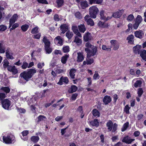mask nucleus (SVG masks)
Here are the masks:
<instances>
[{"mask_svg":"<svg viewBox=\"0 0 146 146\" xmlns=\"http://www.w3.org/2000/svg\"><path fill=\"white\" fill-rule=\"evenodd\" d=\"M29 133V131L28 130H25L23 131L22 133L21 134L23 136H26Z\"/></svg>","mask_w":146,"mask_h":146,"instance_id":"338daca9","label":"nucleus"},{"mask_svg":"<svg viewBox=\"0 0 146 146\" xmlns=\"http://www.w3.org/2000/svg\"><path fill=\"white\" fill-rule=\"evenodd\" d=\"M85 46L86 48H85L84 50L88 55L90 56L96 54L97 52L96 47L92 45L89 42H87L86 43Z\"/></svg>","mask_w":146,"mask_h":146,"instance_id":"f257e3e1","label":"nucleus"},{"mask_svg":"<svg viewBox=\"0 0 146 146\" xmlns=\"http://www.w3.org/2000/svg\"><path fill=\"white\" fill-rule=\"evenodd\" d=\"M84 55L82 52L77 53V61L78 62H81L84 59Z\"/></svg>","mask_w":146,"mask_h":146,"instance_id":"f3484780","label":"nucleus"},{"mask_svg":"<svg viewBox=\"0 0 146 146\" xmlns=\"http://www.w3.org/2000/svg\"><path fill=\"white\" fill-rule=\"evenodd\" d=\"M113 125L112 122L111 121H109L106 124V126L108 127V129L109 131H111L112 129V127Z\"/></svg>","mask_w":146,"mask_h":146,"instance_id":"393cba45","label":"nucleus"},{"mask_svg":"<svg viewBox=\"0 0 146 146\" xmlns=\"http://www.w3.org/2000/svg\"><path fill=\"white\" fill-rule=\"evenodd\" d=\"M60 30L62 33L63 34L68 29V26L66 24L62 25L60 27Z\"/></svg>","mask_w":146,"mask_h":146,"instance_id":"5701e85b","label":"nucleus"},{"mask_svg":"<svg viewBox=\"0 0 146 146\" xmlns=\"http://www.w3.org/2000/svg\"><path fill=\"white\" fill-rule=\"evenodd\" d=\"M41 36V34L40 33H38V34L34 35L33 36V38L36 39H39Z\"/></svg>","mask_w":146,"mask_h":146,"instance_id":"69168bd1","label":"nucleus"},{"mask_svg":"<svg viewBox=\"0 0 146 146\" xmlns=\"http://www.w3.org/2000/svg\"><path fill=\"white\" fill-rule=\"evenodd\" d=\"M28 64L26 62H23V65L21 67L23 69H25L27 67L28 68Z\"/></svg>","mask_w":146,"mask_h":146,"instance_id":"bf43d9fd","label":"nucleus"},{"mask_svg":"<svg viewBox=\"0 0 146 146\" xmlns=\"http://www.w3.org/2000/svg\"><path fill=\"white\" fill-rule=\"evenodd\" d=\"M36 72V70L35 69H29L27 71H25L21 73L20 74V76L21 78H23L26 81H28Z\"/></svg>","mask_w":146,"mask_h":146,"instance_id":"f03ea898","label":"nucleus"},{"mask_svg":"<svg viewBox=\"0 0 146 146\" xmlns=\"http://www.w3.org/2000/svg\"><path fill=\"white\" fill-rule=\"evenodd\" d=\"M111 46H113V49L114 50H117L119 47V44L116 40H112L110 41Z\"/></svg>","mask_w":146,"mask_h":146,"instance_id":"1a4fd4ad","label":"nucleus"},{"mask_svg":"<svg viewBox=\"0 0 146 146\" xmlns=\"http://www.w3.org/2000/svg\"><path fill=\"white\" fill-rule=\"evenodd\" d=\"M72 29L74 33L78 31V27L76 26L72 25Z\"/></svg>","mask_w":146,"mask_h":146,"instance_id":"5fc2aeb1","label":"nucleus"},{"mask_svg":"<svg viewBox=\"0 0 146 146\" xmlns=\"http://www.w3.org/2000/svg\"><path fill=\"white\" fill-rule=\"evenodd\" d=\"M134 36L131 35H129L127 38L128 43L130 44H133L134 42Z\"/></svg>","mask_w":146,"mask_h":146,"instance_id":"aec40b11","label":"nucleus"},{"mask_svg":"<svg viewBox=\"0 0 146 146\" xmlns=\"http://www.w3.org/2000/svg\"><path fill=\"white\" fill-rule=\"evenodd\" d=\"M7 27L3 25L0 26V31H4L7 29Z\"/></svg>","mask_w":146,"mask_h":146,"instance_id":"0e129e2a","label":"nucleus"},{"mask_svg":"<svg viewBox=\"0 0 146 146\" xmlns=\"http://www.w3.org/2000/svg\"><path fill=\"white\" fill-rule=\"evenodd\" d=\"M141 84V82L140 80H138L136 82L134 86L135 87H140Z\"/></svg>","mask_w":146,"mask_h":146,"instance_id":"8fccbe9b","label":"nucleus"},{"mask_svg":"<svg viewBox=\"0 0 146 146\" xmlns=\"http://www.w3.org/2000/svg\"><path fill=\"white\" fill-rule=\"evenodd\" d=\"M54 20L56 21H58L60 20H61L62 19V18L60 17V16H59L57 14H55L54 17Z\"/></svg>","mask_w":146,"mask_h":146,"instance_id":"49530a36","label":"nucleus"},{"mask_svg":"<svg viewBox=\"0 0 146 146\" xmlns=\"http://www.w3.org/2000/svg\"><path fill=\"white\" fill-rule=\"evenodd\" d=\"M69 56V55L68 54H66L64 56H63L61 58V62L63 64H65L66 62V61Z\"/></svg>","mask_w":146,"mask_h":146,"instance_id":"bb28decb","label":"nucleus"},{"mask_svg":"<svg viewBox=\"0 0 146 146\" xmlns=\"http://www.w3.org/2000/svg\"><path fill=\"white\" fill-rule=\"evenodd\" d=\"M134 18V17L133 15L130 14L129 15L127 18V20L129 21H132Z\"/></svg>","mask_w":146,"mask_h":146,"instance_id":"6e6d98bb","label":"nucleus"},{"mask_svg":"<svg viewBox=\"0 0 146 146\" xmlns=\"http://www.w3.org/2000/svg\"><path fill=\"white\" fill-rule=\"evenodd\" d=\"M63 82L65 84H67L68 83V80L67 77H61L60 78L59 81L57 83V84L62 85L63 84Z\"/></svg>","mask_w":146,"mask_h":146,"instance_id":"9b49d317","label":"nucleus"},{"mask_svg":"<svg viewBox=\"0 0 146 146\" xmlns=\"http://www.w3.org/2000/svg\"><path fill=\"white\" fill-rule=\"evenodd\" d=\"M1 103L3 107L5 110H9L11 105V102L8 99L2 100Z\"/></svg>","mask_w":146,"mask_h":146,"instance_id":"39448f33","label":"nucleus"},{"mask_svg":"<svg viewBox=\"0 0 146 146\" xmlns=\"http://www.w3.org/2000/svg\"><path fill=\"white\" fill-rule=\"evenodd\" d=\"M39 31V29L37 27H36L33 28L31 31V33L33 34H35L38 33Z\"/></svg>","mask_w":146,"mask_h":146,"instance_id":"473e14b6","label":"nucleus"},{"mask_svg":"<svg viewBox=\"0 0 146 146\" xmlns=\"http://www.w3.org/2000/svg\"><path fill=\"white\" fill-rule=\"evenodd\" d=\"M81 5L82 8L84 9L88 7V5L87 2L86 1H84L81 2Z\"/></svg>","mask_w":146,"mask_h":146,"instance_id":"c9c22d12","label":"nucleus"},{"mask_svg":"<svg viewBox=\"0 0 146 146\" xmlns=\"http://www.w3.org/2000/svg\"><path fill=\"white\" fill-rule=\"evenodd\" d=\"M13 53L11 50L10 49H8L6 50V55L7 58L8 59H13L14 57L13 56Z\"/></svg>","mask_w":146,"mask_h":146,"instance_id":"4468645a","label":"nucleus"},{"mask_svg":"<svg viewBox=\"0 0 146 146\" xmlns=\"http://www.w3.org/2000/svg\"><path fill=\"white\" fill-rule=\"evenodd\" d=\"M135 140L134 139H131L128 136L125 137L123 139L122 141L128 144H131L132 142Z\"/></svg>","mask_w":146,"mask_h":146,"instance_id":"a211bd4d","label":"nucleus"},{"mask_svg":"<svg viewBox=\"0 0 146 146\" xmlns=\"http://www.w3.org/2000/svg\"><path fill=\"white\" fill-rule=\"evenodd\" d=\"M130 109V108L129 106L127 105L124 108V111L126 113H128L129 112V110Z\"/></svg>","mask_w":146,"mask_h":146,"instance_id":"052dcab7","label":"nucleus"},{"mask_svg":"<svg viewBox=\"0 0 146 146\" xmlns=\"http://www.w3.org/2000/svg\"><path fill=\"white\" fill-rule=\"evenodd\" d=\"M143 90L142 88H139V89L137 93L138 94V96L139 97H140L143 93Z\"/></svg>","mask_w":146,"mask_h":146,"instance_id":"13d9d810","label":"nucleus"},{"mask_svg":"<svg viewBox=\"0 0 146 146\" xmlns=\"http://www.w3.org/2000/svg\"><path fill=\"white\" fill-rule=\"evenodd\" d=\"M77 89V87L76 86L73 85L71 86L68 92L69 93H72L76 91Z\"/></svg>","mask_w":146,"mask_h":146,"instance_id":"c756f323","label":"nucleus"},{"mask_svg":"<svg viewBox=\"0 0 146 146\" xmlns=\"http://www.w3.org/2000/svg\"><path fill=\"white\" fill-rule=\"evenodd\" d=\"M45 49L46 52L48 54H50L52 50L50 47V46H45Z\"/></svg>","mask_w":146,"mask_h":146,"instance_id":"e433bc0d","label":"nucleus"},{"mask_svg":"<svg viewBox=\"0 0 146 146\" xmlns=\"http://www.w3.org/2000/svg\"><path fill=\"white\" fill-rule=\"evenodd\" d=\"M142 46L139 45H137L133 48V51L134 53L135 54H140L141 51L142 50H141Z\"/></svg>","mask_w":146,"mask_h":146,"instance_id":"6e6552de","label":"nucleus"},{"mask_svg":"<svg viewBox=\"0 0 146 146\" xmlns=\"http://www.w3.org/2000/svg\"><path fill=\"white\" fill-rule=\"evenodd\" d=\"M140 55L143 60L146 61V50H142L140 52Z\"/></svg>","mask_w":146,"mask_h":146,"instance_id":"a878e982","label":"nucleus"},{"mask_svg":"<svg viewBox=\"0 0 146 146\" xmlns=\"http://www.w3.org/2000/svg\"><path fill=\"white\" fill-rule=\"evenodd\" d=\"M31 140L33 142L36 143L39 140V138L38 136H33L31 137Z\"/></svg>","mask_w":146,"mask_h":146,"instance_id":"a19ab883","label":"nucleus"},{"mask_svg":"<svg viewBox=\"0 0 146 146\" xmlns=\"http://www.w3.org/2000/svg\"><path fill=\"white\" fill-rule=\"evenodd\" d=\"M54 41L55 44L58 45H62L63 44V40L61 38L60 36H58L56 37L55 38Z\"/></svg>","mask_w":146,"mask_h":146,"instance_id":"2eb2a0df","label":"nucleus"},{"mask_svg":"<svg viewBox=\"0 0 146 146\" xmlns=\"http://www.w3.org/2000/svg\"><path fill=\"white\" fill-rule=\"evenodd\" d=\"M29 27V26L27 24H25L23 25L21 27L22 30L24 32L26 31Z\"/></svg>","mask_w":146,"mask_h":146,"instance_id":"f704fd0d","label":"nucleus"},{"mask_svg":"<svg viewBox=\"0 0 146 146\" xmlns=\"http://www.w3.org/2000/svg\"><path fill=\"white\" fill-rule=\"evenodd\" d=\"M78 29L80 32L84 33L86 30V28L84 24H81L78 26Z\"/></svg>","mask_w":146,"mask_h":146,"instance_id":"cd10ccee","label":"nucleus"},{"mask_svg":"<svg viewBox=\"0 0 146 146\" xmlns=\"http://www.w3.org/2000/svg\"><path fill=\"white\" fill-rule=\"evenodd\" d=\"M123 12V10H118L116 12L113 13L112 15V16L115 18H119L121 16Z\"/></svg>","mask_w":146,"mask_h":146,"instance_id":"f8f14e48","label":"nucleus"},{"mask_svg":"<svg viewBox=\"0 0 146 146\" xmlns=\"http://www.w3.org/2000/svg\"><path fill=\"white\" fill-rule=\"evenodd\" d=\"M117 125L116 123H114L113 125V127L112 131L113 132H114L115 131L117 130Z\"/></svg>","mask_w":146,"mask_h":146,"instance_id":"e2e57ef3","label":"nucleus"},{"mask_svg":"<svg viewBox=\"0 0 146 146\" xmlns=\"http://www.w3.org/2000/svg\"><path fill=\"white\" fill-rule=\"evenodd\" d=\"M100 78V76L98 74L97 71H95L94 74L93 76V79L94 80H96V79H98Z\"/></svg>","mask_w":146,"mask_h":146,"instance_id":"09e8293b","label":"nucleus"},{"mask_svg":"<svg viewBox=\"0 0 146 146\" xmlns=\"http://www.w3.org/2000/svg\"><path fill=\"white\" fill-rule=\"evenodd\" d=\"M3 142L7 144L12 143L15 141L14 137L12 135L3 136Z\"/></svg>","mask_w":146,"mask_h":146,"instance_id":"7ed1b4c3","label":"nucleus"},{"mask_svg":"<svg viewBox=\"0 0 146 146\" xmlns=\"http://www.w3.org/2000/svg\"><path fill=\"white\" fill-rule=\"evenodd\" d=\"M6 95L5 94L3 93H0V99L1 100H3L6 97Z\"/></svg>","mask_w":146,"mask_h":146,"instance_id":"680f3d73","label":"nucleus"},{"mask_svg":"<svg viewBox=\"0 0 146 146\" xmlns=\"http://www.w3.org/2000/svg\"><path fill=\"white\" fill-rule=\"evenodd\" d=\"M74 42H75L77 45L78 46L80 45L82 43V39L79 38L77 36H76L75 37V39Z\"/></svg>","mask_w":146,"mask_h":146,"instance_id":"b1692460","label":"nucleus"},{"mask_svg":"<svg viewBox=\"0 0 146 146\" xmlns=\"http://www.w3.org/2000/svg\"><path fill=\"white\" fill-rule=\"evenodd\" d=\"M111 100L110 96H104L103 99V102L106 105L108 104L111 101Z\"/></svg>","mask_w":146,"mask_h":146,"instance_id":"6ab92c4d","label":"nucleus"},{"mask_svg":"<svg viewBox=\"0 0 146 146\" xmlns=\"http://www.w3.org/2000/svg\"><path fill=\"white\" fill-rule=\"evenodd\" d=\"M85 21L86 22L87 24L91 26H93L94 25V22L90 18L88 15H86L84 17Z\"/></svg>","mask_w":146,"mask_h":146,"instance_id":"9d476101","label":"nucleus"},{"mask_svg":"<svg viewBox=\"0 0 146 146\" xmlns=\"http://www.w3.org/2000/svg\"><path fill=\"white\" fill-rule=\"evenodd\" d=\"M76 72V70L74 68H72L70 70L69 74L71 78L73 79L75 78V73Z\"/></svg>","mask_w":146,"mask_h":146,"instance_id":"412c9836","label":"nucleus"},{"mask_svg":"<svg viewBox=\"0 0 146 146\" xmlns=\"http://www.w3.org/2000/svg\"><path fill=\"white\" fill-rule=\"evenodd\" d=\"M7 70L11 72L12 74L15 75L18 72L17 69L15 66H9L7 68Z\"/></svg>","mask_w":146,"mask_h":146,"instance_id":"423d86ee","label":"nucleus"},{"mask_svg":"<svg viewBox=\"0 0 146 146\" xmlns=\"http://www.w3.org/2000/svg\"><path fill=\"white\" fill-rule=\"evenodd\" d=\"M100 15L101 19L105 21H107L112 18L111 16L109 17L108 16L107 14L105 13L103 11H101L100 12Z\"/></svg>","mask_w":146,"mask_h":146,"instance_id":"0eeeda50","label":"nucleus"},{"mask_svg":"<svg viewBox=\"0 0 146 146\" xmlns=\"http://www.w3.org/2000/svg\"><path fill=\"white\" fill-rule=\"evenodd\" d=\"M135 34L136 37L140 38H141L143 37L144 34L142 31H136L135 33Z\"/></svg>","mask_w":146,"mask_h":146,"instance_id":"4be33fe9","label":"nucleus"},{"mask_svg":"<svg viewBox=\"0 0 146 146\" xmlns=\"http://www.w3.org/2000/svg\"><path fill=\"white\" fill-rule=\"evenodd\" d=\"M73 35V33L72 32L68 31L66 34V36L69 39L72 38Z\"/></svg>","mask_w":146,"mask_h":146,"instance_id":"7c9ffc66","label":"nucleus"},{"mask_svg":"<svg viewBox=\"0 0 146 146\" xmlns=\"http://www.w3.org/2000/svg\"><path fill=\"white\" fill-rule=\"evenodd\" d=\"M142 20V19L140 15H138L136 18V22H137L140 24Z\"/></svg>","mask_w":146,"mask_h":146,"instance_id":"3c124183","label":"nucleus"},{"mask_svg":"<svg viewBox=\"0 0 146 146\" xmlns=\"http://www.w3.org/2000/svg\"><path fill=\"white\" fill-rule=\"evenodd\" d=\"M92 113L93 115L95 117H98L100 115V114L98 111L96 109L93 110L92 111Z\"/></svg>","mask_w":146,"mask_h":146,"instance_id":"72a5a7b5","label":"nucleus"},{"mask_svg":"<svg viewBox=\"0 0 146 146\" xmlns=\"http://www.w3.org/2000/svg\"><path fill=\"white\" fill-rule=\"evenodd\" d=\"M78 96V94L76 93L74 94H72L71 97V99L72 100H74L76 99Z\"/></svg>","mask_w":146,"mask_h":146,"instance_id":"774afa93","label":"nucleus"},{"mask_svg":"<svg viewBox=\"0 0 146 146\" xmlns=\"http://www.w3.org/2000/svg\"><path fill=\"white\" fill-rule=\"evenodd\" d=\"M75 16L77 19H81L82 17V15L79 12H77L75 13Z\"/></svg>","mask_w":146,"mask_h":146,"instance_id":"37998d69","label":"nucleus"},{"mask_svg":"<svg viewBox=\"0 0 146 146\" xmlns=\"http://www.w3.org/2000/svg\"><path fill=\"white\" fill-rule=\"evenodd\" d=\"M18 16L16 14H14L10 19L9 20V26L10 28L12 25L15 23L17 19Z\"/></svg>","mask_w":146,"mask_h":146,"instance_id":"ddd939ff","label":"nucleus"},{"mask_svg":"<svg viewBox=\"0 0 146 146\" xmlns=\"http://www.w3.org/2000/svg\"><path fill=\"white\" fill-rule=\"evenodd\" d=\"M2 63H3V66L4 68H8V66H9V62L7 59H5L4 60Z\"/></svg>","mask_w":146,"mask_h":146,"instance_id":"ea45409f","label":"nucleus"},{"mask_svg":"<svg viewBox=\"0 0 146 146\" xmlns=\"http://www.w3.org/2000/svg\"><path fill=\"white\" fill-rule=\"evenodd\" d=\"M90 14V17L93 18H95L98 11V8L96 6H93L89 9Z\"/></svg>","mask_w":146,"mask_h":146,"instance_id":"20e7f679","label":"nucleus"},{"mask_svg":"<svg viewBox=\"0 0 146 146\" xmlns=\"http://www.w3.org/2000/svg\"><path fill=\"white\" fill-rule=\"evenodd\" d=\"M90 124L93 126H98L99 125V122L98 121L97 119H95L93 121L90 122Z\"/></svg>","mask_w":146,"mask_h":146,"instance_id":"4c0bfd02","label":"nucleus"},{"mask_svg":"<svg viewBox=\"0 0 146 146\" xmlns=\"http://www.w3.org/2000/svg\"><path fill=\"white\" fill-rule=\"evenodd\" d=\"M44 66V62H39L37 65V67L38 68L41 69Z\"/></svg>","mask_w":146,"mask_h":146,"instance_id":"603ef678","label":"nucleus"},{"mask_svg":"<svg viewBox=\"0 0 146 146\" xmlns=\"http://www.w3.org/2000/svg\"><path fill=\"white\" fill-rule=\"evenodd\" d=\"M111 48V46H106L105 45H103L102 46V49L103 50L108 51H110Z\"/></svg>","mask_w":146,"mask_h":146,"instance_id":"2f4dec72","label":"nucleus"},{"mask_svg":"<svg viewBox=\"0 0 146 146\" xmlns=\"http://www.w3.org/2000/svg\"><path fill=\"white\" fill-rule=\"evenodd\" d=\"M5 52V48L4 45L0 43V53H4Z\"/></svg>","mask_w":146,"mask_h":146,"instance_id":"58836bf2","label":"nucleus"},{"mask_svg":"<svg viewBox=\"0 0 146 146\" xmlns=\"http://www.w3.org/2000/svg\"><path fill=\"white\" fill-rule=\"evenodd\" d=\"M129 123L128 122L125 123L121 129V131L123 132L125 131L129 126Z\"/></svg>","mask_w":146,"mask_h":146,"instance_id":"79ce46f5","label":"nucleus"},{"mask_svg":"<svg viewBox=\"0 0 146 146\" xmlns=\"http://www.w3.org/2000/svg\"><path fill=\"white\" fill-rule=\"evenodd\" d=\"M56 3L58 7L62 6L64 3L63 0H57Z\"/></svg>","mask_w":146,"mask_h":146,"instance_id":"de8ad7c7","label":"nucleus"},{"mask_svg":"<svg viewBox=\"0 0 146 146\" xmlns=\"http://www.w3.org/2000/svg\"><path fill=\"white\" fill-rule=\"evenodd\" d=\"M92 38L91 34L89 32L85 33L83 37L84 40L85 41H88L90 40Z\"/></svg>","mask_w":146,"mask_h":146,"instance_id":"dca6fc26","label":"nucleus"},{"mask_svg":"<svg viewBox=\"0 0 146 146\" xmlns=\"http://www.w3.org/2000/svg\"><path fill=\"white\" fill-rule=\"evenodd\" d=\"M1 90H3L6 93H9L10 91V89L7 87H2L1 88Z\"/></svg>","mask_w":146,"mask_h":146,"instance_id":"a18cd8bd","label":"nucleus"},{"mask_svg":"<svg viewBox=\"0 0 146 146\" xmlns=\"http://www.w3.org/2000/svg\"><path fill=\"white\" fill-rule=\"evenodd\" d=\"M62 50L64 52H68L70 51L69 47L68 46H64L62 48Z\"/></svg>","mask_w":146,"mask_h":146,"instance_id":"c03bdc74","label":"nucleus"},{"mask_svg":"<svg viewBox=\"0 0 146 146\" xmlns=\"http://www.w3.org/2000/svg\"><path fill=\"white\" fill-rule=\"evenodd\" d=\"M42 42L44 43L45 46H50V42L47 39V38L46 36H44L42 39Z\"/></svg>","mask_w":146,"mask_h":146,"instance_id":"c85d7f7f","label":"nucleus"},{"mask_svg":"<svg viewBox=\"0 0 146 146\" xmlns=\"http://www.w3.org/2000/svg\"><path fill=\"white\" fill-rule=\"evenodd\" d=\"M94 62V60L92 59H89L86 60V64H91Z\"/></svg>","mask_w":146,"mask_h":146,"instance_id":"4d7b16f0","label":"nucleus"},{"mask_svg":"<svg viewBox=\"0 0 146 146\" xmlns=\"http://www.w3.org/2000/svg\"><path fill=\"white\" fill-rule=\"evenodd\" d=\"M46 118V117L45 116L43 115H40L38 117V121L39 122L40 121L43 120L44 119H45Z\"/></svg>","mask_w":146,"mask_h":146,"instance_id":"864d4df0","label":"nucleus"}]
</instances>
